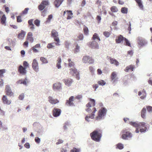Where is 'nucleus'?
Instances as JSON below:
<instances>
[{"label": "nucleus", "instance_id": "nucleus-27", "mask_svg": "<svg viewBox=\"0 0 152 152\" xmlns=\"http://www.w3.org/2000/svg\"><path fill=\"white\" fill-rule=\"evenodd\" d=\"M146 109L143 107L141 110V116L142 118H146Z\"/></svg>", "mask_w": 152, "mask_h": 152}, {"label": "nucleus", "instance_id": "nucleus-44", "mask_svg": "<svg viewBox=\"0 0 152 152\" xmlns=\"http://www.w3.org/2000/svg\"><path fill=\"white\" fill-rule=\"evenodd\" d=\"M97 83L99 85L102 86L105 85L106 84L105 82L103 80H100L98 81Z\"/></svg>", "mask_w": 152, "mask_h": 152}, {"label": "nucleus", "instance_id": "nucleus-36", "mask_svg": "<svg viewBox=\"0 0 152 152\" xmlns=\"http://www.w3.org/2000/svg\"><path fill=\"white\" fill-rule=\"evenodd\" d=\"M40 60L42 64H47L48 62L47 59L43 57H40Z\"/></svg>", "mask_w": 152, "mask_h": 152}, {"label": "nucleus", "instance_id": "nucleus-35", "mask_svg": "<svg viewBox=\"0 0 152 152\" xmlns=\"http://www.w3.org/2000/svg\"><path fill=\"white\" fill-rule=\"evenodd\" d=\"M110 10L113 12H116L118 11V9L117 7L115 6H113L110 8Z\"/></svg>", "mask_w": 152, "mask_h": 152}, {"label": "nucleus", "instance_id": "nucleus-51", "mask_svg": "<svg viewBox=\"0 0 152 152\" xmlns=\"http://www.w3.org/2000/svg\"><path fill=\"white\" fill-rule=\"evenodd\" d=\"M80 151V149L74 148L70 151V152H79Z\"/></svg>", "mask_w": 152, "mask_h": 152}, {"label": "nucleus", "instance_id": "nucleus-52", "mask_svg": "<svg viewBox=\"0 0 152 152\" xmlns=\"http://www.w3.org/2000/svg\"><path fill=\"white\" fill-rule=\"evenodd\" d=\"M23 66L24 67L26 68V69H27L28 66V64L27 63V62L26 61H24L23 63Z\"/></svg>", "mask_w": 152, "mask_h": 152}, {"label": "nucleus", "instance_id": "nucleus-20", "mask_svg": "<svg viewBox=\"0 0 152 152\" xmlns=\"http://www.w3.org/2000/svg\"><path fill=\"white\" fill-rule=\"evenodd\" d=\"M64 82L66 86H71L73 80L71 79H66L64 80Z\"/></svg>", "mask_w": 152, "mask_h": 152}, {"label": "nucleus", "instance_id": "nucleus-32", "mask_svg": "<svg viewBox=\"0 0 152 152\" xmlns=\"http://www.w3.org/2000/svg\"><path fill=\"white\" fill-rule=\"evenodd\" d=\"M61 58L60 57H58L57 60V63L56 64V67L58 69H60L61 68Z\"/></svg>", "mask_w": 152, "mask_h": 152}, {"label": "nucleus", "instance_id": "nucleus-41", "mask_svg": "<svg viewBox=\"0 0 152 152\" xmlns=\"http://www.w3.org/2000/svg\"><path fill=\"white\" fill-rule=\"evenodd\" d=\"M90 102H89L91 105V107H94L95 105V101L93 99H90Z\"/></svg>", "mask_w": 152, "mask_h": 152}, {"label": "nucleus", "instance_id": "nucleus-38", "mask_svg": "<svg viewBox=\"0 0 152 152\" xmlns=\"http://www.w3.org/2000/svg\"><path fill=\"white\" fill-rule=\"evenodd\" d=\"M121 12L124 14H127L128 12V9L125 7H122L121 9Z\"/></svg>", "mask_w": 152, "mask_h": 152}, {"label": "nucleus", "instance_id": "nucleus-62", "mask_svg": "<svg viewBox=\"0 0 152 152\" xmlns=\"http://www.w3.org/2000/svg\"><path fill=\"white\" fill-rule=\"evenodd\" d=\"M86 4V1L85 0H83L82 1L81 4V6L83 7Z\"/></svg>", "mask_w": 152, "mask_h": 152}, {"label": "nucleus", "instance_id": "nucleus-12", "mask_svg": "<svg viewBox=\"0 0 152 152\" xmlns=\"http://www.w3.org/2000/svg\"><path fill=\"white\" fill-rule=\"evenodd\" d=\"M5 92L6 95L10 96H13L14 93L12 92L11 89L8 85H7L5 86Z\"/></svg>", "mask_w": 152, "mask_h": 152}, {"label": "nucleus", "instance_id": "nucleus-2", "mask_svg": "<svg viewBox=\"0 0 152 152\" xmlns=\"http://www.w3.org/2000/svg\"><path fill=\"white\" fill-rule=\"evenodd\" d=\"M86 107L87 108H86V110L87 112L88 113L92 112V113L89 116H86L85 117L86 120L87 121H89L88 120V119L89 118L93 119L94 118L95 116L94 114L96 111V110L95 107H91V105L90 102H88L86 104Z\"/></svg>", "mask_w": 152, "mask_h": 152}, {"label": "nucleus", "instance_id": "nucleus-24", "mask_svg": "<svg viewBox=\"0 0 152 152\" xmlns=\"http://www.w3.org/2000/svg\"><path fill=\"white\" fill-rule=\"evenodd\" d=\"M66 12H67V19L71 18L72 17V13L71 11H67L66 12L64 11V12L63 15H64Z\"/></svg>", "mask_w": 152, "mask_h": 152}, {"label": "nucleus", "instance_id": "nucleus-49", "mask_svg": "<svg viewBox=\"0 0 152 152\" xmlns=\"http://www.w3.org/2000/svg\"><path fill=\"white\" fill-rule=\"evenodd\" d=\"M32 34L29 32V41L31 42H32L34 41L33 38L32 37Z\"/></svg>", "mask_w": 152, "mask_h": 152}, {"label": "nucleus", "instance_id": "nucleus-10", "mask_svg": "<svg viewBox=\"0 0 152 152\" xmlns=\"http://www.w3.org/2000/svg\"><path fill=\"white\" fill-rule=\"evenodd\" d=\"M74 97L72 96H70L69 99L68 100H67L66 101L65 104L69 106H73L74 105V104L73 102L74 100Z\"/></svg>", "mask_w": 152, "mask_h": 152}, {"label": "nucleus", "instance_id": "nucleus-21", "mask_svg": "<svg viewBox=\"0 0 152 152\" xmlns=\"http://www.w3.org/2000/svg\"><path fill=\"white\" fill-rule=\"evenodd\" d=\"M64 1V0H55L53 4L56 7L58 8L60 5Z\"/></svg>", "mask_w": 152, "mask_h": 152}, {"label": "nucleus", "instance_id": "nucleus-34", "mask_svg": "<svg viewBox=\"0 0 152 152\" xmlns=\"http://www.w3.org/2000/svg\"><path fill=\"white\" fill-rule=\"evenodd\" d=\"M92 39L94 40H95L96 39H97L99 41L100 40V38H99L98 34L96 33H95L94 34L92 38Z\"/></svg>", "mask_w": 152, "mask_h": 152}, {"label": "nucleus", "instance_id": "nucleus-26", "mask_svg": "<svg viewBox=\"0 0 152 152\" xmlns=\"http://www.w3.org/2000/svg\"><path fill=\"white\" fill-rule=\"evenodd\" d=\"M70 72L69 73L72 76H74L76 74H77L78 72L77 71L75 68H72L69 69Z\"/></svg>", "mask_w": 152, "mask_h": 152}, {"label": "nucleus", "instance_id": "nucleus-59", "mask_svg": "<svg viewBox=\"0 0 152 152\" xmlns=\"http://www.w3.org/2000/svg\"><path fill=\"white\" fill-rule=\"evenodd\" d=\"M89 70L91 72L92 74H93L94 72V69L93 67L92 66H90L89 67Z\"/></svg>", "mask_w": 152, "mask_h": 152}, {"label": "nucleus", "instance_id": "nucleus-56", "mask_svg": "<svg viewBox=\"0 0 152 152\" xmlns=\"http://www.w3.org/2000/svg\"><path fill=\"white\" fill-rule=\"evenodd\" d=\"M35 141L37 143H39L40 141V139L38 137H36L35 138Z\"/></svg>", "mask_w": 152, "mask_h": 152}, {"label": "nucleus", "instance_id": "nucleus-48", "mask_svg": "<svg viewBox=\"0 0 152 152\" xmlns=\"http://www.w3.org/2000/svg\"><path fill=\"white\" fill-rule=\"evenodd\" d=\"M53 18V15L52 14H50L48 16V18L47 19V20L46 22L47 23H49L50 22V20Z\"/></svg>", "mask_w": 152, "mask_h": 152}, {"label": "nucleus", "instance_id": "nucleus-3", "mask_svg": "<svg viewBox=\"0 0 152 152\" xmlns=\"http://www.w3.org/2000/svg\"><path fill=\"white\" fill-rule=\"evenodd\" d=\"M102 131L98 129L94 130L90 133V135L92 140L96 142H99L102 136Z\"/></svg>", "mask_w": 152, "mask_h": 152}, {"label": "nucleus", "instance_id": "nucleus-11", "mask_svg": "<svg viewBox=\"0 0 152 152\" xmlns=\"http://www.w3.org/2000/svg\"><path fill=\"white\" fill-rule=\"evenodd\" d=\"M18 72L22 75H25L27 73L26 69L22 65H20L18 68Z\"/></svg>", "mask_w": 152, "mask_h": 152}, {"label": "nucleus", "instance_id": "nucleus-50", "mask_svg": "<svg viewBox=\"0 0 152 152\" xmlns=\"http://www.w3.org/2000/svg\"><path fill=\"white\" fill-rule=\"evenodd\" d=\"M34 24L37 26H38L40 25V21L37 19L36 20L34 21Z\"/></svg>", "mask_w": 152, "mask_h": 152}, {"label": "nucleus", "instance_id": "nucleus-40", "mask_svg": "<svg viewBox=\"0 0 152 152\" xmlns=\"http://www.w3.org/2000/svg\"><path fill=\"white\" fill-rule=\"evenodd\" d=\"M26 80H27L26 79V80H20L17 81V83L18 84H23L24 85H26L27 83L26 81Z\"/></svg>", "mask_w": 152, "mask_h": 152}, {"label": "nucleus", "instance_id": "nucleus-42", "mask_svg": "<svg viewBox=\"0 0 152 152\" xmlns=\"http://www.w3.org/2000/svg\"><path fill=\"white\" fill-rule=\"evenodd\" d=\"M23 17L21 14H20V15L18 16L17 18V21L18 22H21L22 21L21 19V17Z\"/></svg>", "mask_w": 152, "mask_h": 152}, {"label": "nucleus", "instance_id": "nucleus-29", "mask_svg": "<svg viewBox=\"0 0 152 152\" xmlns=\"http://www.w3.org/2000/svg\"><path fill=\"white\" fill-rule=\"evenodd\" d=\"M25 34V32L22 30L21 32L18 34V37L20 39H22L24 37Z\"/></svg>", "mask_w": 152, "mask_h": 152}, {"label": "nucleus", "instance_id": "nucleus-63", "mask_svg": "<svg viewBox=\"0 0 152 152\" xmlns=\"http://www.w3.org/2000/svg\"><path fill=\"white\" fill-rule=\"evenodd\" d=\"M82 96L81 95H78L76 96L75 97V98L78 99H82Z\"/></svg>", "mask_w": 152, "mask_h": 152}, {"label": "nucleus", "instance_id": "nucleus-55", "mask_svg": "<svg viewBox=\"0 0 152 152\" xmlns=\"http://www.w3.org/2000/svg\"><path fill=\"white\" fill-rule=\"evenodd\" d=\"M92 87L94 89V90L95 91H96V89L98 88L99 86L97 84H94L93 85Z\"/></svg>", "mask_w": 152, "mask_h": 152}, {"label": "nucleus", "instance_id": "nucleus-28", "mask_svg": "<svg viewBox=\"0 0 152 152\" xmlns=\"http://www.w3.org/2000/svg\"><path fill=\"white\" fill-rule=\"evenodd\" d=\"M6 18L4 14L3 15L1 19V23L4 25H6Z\"/></svg>", "mask_w": 152, "mask_h": 152}, {"label": "nucleus", "instance_id": "nucleus-43", "mask_svg": "<svg viewBox=\"0 0 152 152\" xmlns=\"http://www.w3.org/2000/svg\"><path fill=\"white\" fill-rule=\"evenodd\" d=\"M28 8H26L24 9V10L20 14H21L23 16L24 15H26L28 13Z\"/></svg>", "mask_w": 152, "mask_h": 152}, {"label": "nucleus", "instance_id": "nucleus-23", "mask_svg": "<svg viewBox=\"0 0 152 152\" xmlns=\"http://www.w3.org/2000/svg\"><path fill=\"white\" fill-rule=\"evenodd\" d=\"M124 38L121 35H120L117 37L115 39V42L117 43H120L124 39Z\"/></svg>", "mask_w": 152, "mask_h": 152}, {"label": "nucleus", "instance_id": "nucleus-7", "mask_svg": "<svg viewBox=\"0 0 152 152\" xmlns=\"http://www.w3.org/2000/svg\"><path fill=\"white\" fill-rule=\"evenodd\" d=\"M83 62L85 63H88L89 64H92L94 62V60L91 57L89 56H85L82 58Z\"/></svg>", "mask_w": 152, "mask_h": 152}, {"label": "nucleus", "instance_id": "nucleus-4", "mask_svg": "<svg viewBox=\"0 0 152 152\" xmlns=\"http://www.w3.org/2000/svg\"><path fill=\"white\" fill-rule=\"evenodd\" d=\"M107 112V109L104 107H102L98 111L97 115L96 117L97 121H100L103 119L106 115Z\"/></svg>", "mask_w": 152, "mask_h": 152}, {"label": "nucleus", "instance_id": "nucleus-5", "mask_svg": "<svg viewBox=\"0 0 152 152\" xmlns=\"http://www.w3.org/2000/svg\"><path fill=\"white\" fill-rule=\"evenodd\" d=\"M51 37H53L55 41L56 42L55 43L56 46H59L60 44V39L58 37V32L55 29H53L51 32Z\"/></svg>", "mask_w": 152, "mask_h": 152}, {"label": "nucleus", "instance_id": "nucleus-39", "mask_svg": "<svg viewBox=\"0 0 152 152\" xmlns=\"http://www.w3.org/2000/svg\"><path fill=\"white\" fill-rule=\"evenodd\" d=\"M83 30L85 34H88V28L86 26H84Z\"/></svg>", "mask_w": 152, "mask_h": 152}, {"label": "nucleus", "instance_id": "nucleus-46", "mask_svg": "<svg viewBox=\"0 0 152 152\" xmlns=\"http://www.w3.org/2000/svg\"><path fill=\"white\" fill-rule=\"evenodd\" d=\"M53 43H51L48 44L47 46V48L48 49H50L53 48L54 47V46L53 45Z\"/></svg>", "mask_w": 152, "mask_h": 152}, {"label": "nucleus", "instance_id": "nucleus-33", "mask_svg": "<svg viewBox=\"0 0 152 152\" xmlns=\"http://www.w3.org/2000/svg\"><path fill=\"white\" fill-rule=\"evenodd\" d=\"M124 148V146L123 144L121 143H118L116 145V148H118L120 150L123 149Z\"/></svg>", "mask_w": 152, "mask_h": 152}, {"label": "nucleus", "instance_id": "nucleus-37", "mask_svg": "<svg viewBox=\"0 0 152 152\" xmlns=\"http://www.w3.org/2000/svg\"><path fill=\"white\" fill-rule=\"evenodd\" d=\"M111 34V31H104L103 33V35L106 37H109Z\"/></svg>", "mask_w": 152, "mask_h": 152}, {"label": "nucleus", "instance_id": "nucleus-9", "mask_svg": "<svg viewBox=\"0 0 152 152\" xmlns=\"http://www.w3.org/2000/svg\"><path fill=\"white\" fill-rule=\"evenodd\" d=\"M49 4L48 0H43L38 6V8L40 10H43L45 7Z\"/></svg>", "mask_w": 152, "mask_h": 152}, {"label": "nucleus", "instance_id": "nucleus-53", "mask_svg": "<svg viewBox=\"0 0 152 152\" xmlns=\"http://www.w3.org/2000/svg\"><path fill=\"white\" fill-rule=\"evenodd\" d=\"M146 108L148 112H150L152 111V107L150 106H147Z\"/></svg>", "mask_w": 152, "mask_h": 152}, {"label": "nucleus", "instance_id": "nucleus-18", "mask_svg": "<svg viewBox=\"0 0 152 152\" xmlns=\"http://www.w3.org/2000/svg\"><path fill=\"white\" fill-rule=\"evenodd\" d=\"M61 84L59 82L55 83L53 84V88L54 90H58L61 88Z\"/></svg>", "mask_w": 152, "mask_h": 152}, {"label": "nucleus", "instance_id": "nucleus-61", "mask_svg": "<svg viewBox=\"0 0 152 152\" xmlns=\"http://www.w3.org/2000/svg\"><path fill=\"white\" fill-rule=\"evenodd\" d=\"M4 7H5V11L7 13H8L9 11V9L8 7H6L5 5L4 6Z\"/></svg>", "mask_w": 152, "mask_h": 152}, {"label": "nucleus", "instance_id": "nucleus-16", "mask_svg": "<svg viewBox=\"0 0 152 152\" xmlns=\"http://www.w3.org/2000/svg\"><path fill=\"white\" fill-rule=\"evenodd\" d=\"M2 100L3 103L4 104L10 105L11 103V101L7 98V96L6 95H3L2 98Z\"/></svg>", "mask_w": 152, "mask_h": 152}, {"label": "nucleus", "instance_id": "nucleus-14", "mask_svg": "<svg viewBox=\"0 0 152 152\" xmlns=\"http://www.w3.org/2000/svg\"><path fill=\"white\" fill-rule=\"evenodd\" d=\"M32 67L35 71L37 72L39 71L38 64L36 59H34L33 60L32 63Z\"/></svg>", "mask_w": 152, "mask_h": 152}, {"label": "nucleus", "instance_id": "nucleus-1", "mask_svg": "<svg viewBox=\"0 0 152 152\" xmlns=\"http://www.w3.org/2000/svg\"><path fill=\"white\" fill-rule=\"evenodd\" d=\"M129 124L136 128L135 132L137 133H139V129H140V132L141 133L145 132L147 130V126L144 122L138 123L131 121L129 122Z\"/></svg>", "mask_w": 152, "mask_h": 152}, {"label": "nucleus", "instance_id": "nucleus-22", "mask_svg": "<svg viewBox=\"0 0 152 152\" xmlns=\"http://www.w3.org/2000/svg\"><path fill=\"white\" fill-rule=\"evenodd\" d=\"M137 39L138 44L141 46L143 45L146 43L145 40L141 37H138Z\"/></svg>", "mask_w": 152, "mask_h": 152}, {"label": "nucleus", "instance_id": "nucleus-13", "mask_svg": "<svg viewBox=\"0 0 152 152\" xmlns=\"http://www.w3.org/2000/svg\"><path fill=\"white\" fill-rule=\"evenodd\" d=\"M110 78L111 81L113 83H114L118 80V78L117 73L115 72H113L111 73Z\"/></svg>", "mask_w": 152, "mask_h": 152}, {"label": "nucleus", "instance_id": "nucleus-30", "mask_svg": "<svg viewBox=\"0 0 152 152\" xmlns=\"http://www.w3.org/2000/svg\"><path fill=\"white\" fill-rule=\"evenodd\" d=\"M68 66L69 67H73L75 65L74 62L72 61L71 59L70 58H69L68 59Z\"/></svg>", "mask_w": 152, "mask_h": 152}, {"label": "nucleus", "instance_id": "nucleus-8", "mask_svg": "<svg viewBox=\"0 0 152 152\" xmlns=\"http://www.w3.org/2000/svg\"><path fill=\"white\" fill-rule=\"evenodd\" d=\"M87 45L89 47L92 49H99V45L95 41L89 42L88 43Z\"/></svg>", "mask_w": 152, "mask_h": 152}, {"label": "nucleus", "instance_id": "nucleus-54", "mask_svg": "<svg viewBox=\"0 0 152 152\" xmlns=\"http://www.w3.org/2000/svg\"><path fill=\"white\" fill-rule=\"evenodd\" d=\"M5 72V70L4 69H2L0 70V76L2 77L3 76V74Z\"/></svg>", "mask_w": 152, "mask_h": 152}, {"label": "nucleus", "instance_id": "nucleus-6", "mask_svg": "<svg viewBox=\"0 0 152 152\" xmlns=\"http://www.w3.org/2000/svg\"><path fill=\"white\" fill-rule=\"evenodd\" d=\"M122 134L121 137L124 140H128V138L132 137V133L129 131H128L126 129L123 130L121 132Z\"/></svg>", "mask_w": 152, "mask_h": 152}, {"label": "nucleus", "instance_id": "nucleus-47", "mask_svg": "<svg viewBox=\"0 0 152 152\" xmlns=\"http://www.w3.org/2000/svg\"><path fill=\"white\" fill-rule=\"evenodd\" d=\"M124 41L125 43H126V45L130 47L131 46V44L129 42V40L126 39V38H124Z\"/></svg>", "mask_w": 152, "mask_h": 152}, {"label": "nucleus", "instance_id": "nucleus-17", "mask_svg": "<svg viewBox=\"0 0 152 152\" xmlns=\"http://www.w3.org/2000/svg\"><path fill=\"white\" fill-rule=\"evenodd\" d=\"M108 59L110 60V62L111 64L115 65L116 66L119 65V62L115 59L112 58L110 57H107Z\"/></svg>", "mask_w": 152, "mask_h": 152}, {"label": "nucleus", "instance_id": "nucleus-45", "mask_svg": "<svg viewBox=\"0 0 152 152\" xmlns=\"http://www.w3.org/2000/svg\"><path fill=\"white\" fill-rule=\"evenodd\" d=\"M83 34H80L77 37V40H82L83 39Z\"/></svg>", "mask_w": 152, "mask_h": 152}, {"label": "nucleus", "instance_id": "nucleus-57", "mask_svg": "<svg viewBox=\"0 0 152 152\" xmlns=\"http://www.w3.org/2000/svg\"><path fill=\"white\" fill-rule=\"evenodd\" d=\"M70 44V43L69 42L67 41H66L65 42V45L66 48H68Z\"/></svg>", "mask_w": 152, "mask_h": 152}, {"label": "nucleus", "instance_id": "nucleus-25", "mask_svg": "<svg viewBox=\"0 0 152 152\" xmlns=\"http://www.w3.org/2000/svg\"><path fill=\"white\" fill-rule=\"evenodd\" d=\"M134 68V65H130L126 67V68L124 69V71L126 72H128L129 71H132L133 70Z\"/></svg>", "mask_w": 152, "mask_h": 152}, {"label": "nucleus", "instance_id": "nucleus-60", "mask_svg": "<svg viewBox=\"0 0 152 152\" xmlns=\"http://www.w3.org/2000/svg\"><path fill=\"white\" fill-rule=\"evenodd\" d=\"M63 140L61 139H59L58 142H57L56 143V144L58 145L61 143H62L63 142Z\"/></svg>", "mask_w": 152, "mask_h": 152}, {"label": "nucleus", "instance_id": "nucleus-31", "mask_svg": "<svg viewBox=\"0 0 152 152\" xmlns=\"http://www.w3.org/2000/svg\"><path fill=\"white\" fill-rule=\"evenodd\" d=\"M136 2L137 3L138 6L140 8L142 9H143V6L142 5V3L141 2V0H135Z\"/></svg>", "mask_w": 152, "mask_h": 152}, {"label": "nucleus", "instance_id": "nucleus-19", "mask_svg": "<svg viewBox=\"0 0 152 152\" xmlns=\"http://www.w3.org/2000/svg\"><path fill=\"white\" fill-rule=\"evenodd\" d=\"M48 101L50 103L52 104H55L59 102V101L57 99H53L51 96L48 97Z\"/></svg>", "mask_w": 152, "mask_h": 152}, {"label": "nucleus", "instance_id": "nucleus-64", "mask_svg": "<svg viewBox=\"0 0 152 152\" xmlns=\"http://www.w3.org/2000/svg\"><path fill=\"white\" fill-rule=\"evenodd\" d=\"M32 50H33V52L35 53H37L38 52V50L36 49V48H35V47H33L32 48Z\"/></svg>", "mask_w": 152, "mask_h": 152}, {"label": "nucleus", "instance_id": "nucleus-58", "mask_svg": "<svg viewBox=\"0 0 152 152\" xmlns=\"http://www.w3.org/2000/svg\"><path fill=\"white\" fill-rule=\"evenodd\" d=\"M24 97V95L23 94H22L19 96L18 98L20 100H22Z\"/></svg>", "mask_w": 152, "mask_h": 152}, {"label": "nucleus", "instance_id": "nucleus-15", "mask_svg": "<svg viewBox=\"0 0 152 152\" xmlns=\"http://www.w3.org/2000/svg\"><path fill=\"white\" fill-rule=\"evenodd\" d=\"M61 110L60 109L54 108L53 110V115L54 117H57L61 114Z\"/></svg>", "mask_w": 152, "mask_h": 152}]
</instances>
